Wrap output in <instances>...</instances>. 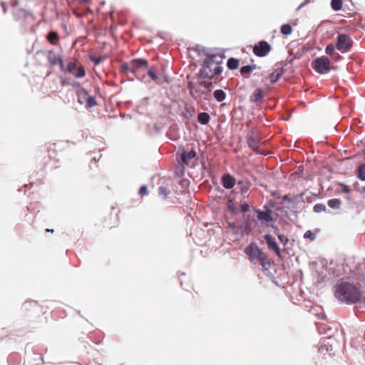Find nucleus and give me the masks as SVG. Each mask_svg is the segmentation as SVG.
Returning a JSON list of instances; mask_svg holds the SVG:
<instances>
[{
  "instance_id": "obj_1",
  "label": "nucleus",
  "mask_w": 365,
  "mask_h": 365,
  "mask_svg": "<svg viewBox=\"0 0 365 365\" xmlns=\"http://www.w3.org/2000/svg\"><path fill=\"white\" fill-rule=\"evenodd\" d=\"M334 297L341 302L353 304L361 302L362 295L354 284L339 281L334 286Z\"/></svg>"
},
{
  "instance_id": "obj_2",
  "label": "nucleus",
  "mask_w": 365,
  "mask_h": 365,
  "mask_svg": "<svg viewBox=\"0 0 365 365\" xmlns=\"http://www.w3.org/2000/svg\"><path fill=\"white\" fill-rule=\"evenodd\" d=\"M244 252L251 262L260 264L262 267L263 273L274 282V275H272L269 270V268L272 267V262L268 259L267 255L259 247L257 244L255 242H251L245 248Z\"/></svg>"
},
{
  "instance_id": "obj_3",
  "label": "nucleus",
  "mask_w": 365,
  "mask_h": 365,
  "mask_svg": "<svg viewBox=\"0 0 365 365\" xmlns=\"http://www.w3.org/2000/svg\"><path fill=\"white\" fill-rule=\"evenodd\" d=\"M206 58L203 60L201 68L199 71V76L202 80L207 79L209 77L210 72H212L213 68L215 67V58L217 55L215 53H205Z\"/></svg>"
},
{
  "instance_id": "obj_4",
  "label": "nucleus",
  "mask_w": 365,
  "mask_h": 365,
  "mask_svg": "<svg viewBox=\"0 0 365 365\" xmlns=\"http://www.w3.org/2000/svg\"><path fill=\"white\" fill-rule=\"evenodd\" d=\"M315 71L320 74L328 73L331 70V63L326 56H321L314 59L312 63Z\"/></svg>"
},
{
  "instance_id": "obj_5",
  "label": "nucleus",
  "mask_w": 365,
  "mask_h": 365,
  "mask_svg": "<svg viewBox=\"0 0 365 365\" xmlns=\"http://www.w3.org/2000/svg\"><path fill=\"white\" fill-rule=\"evenodd\" d=\"M253 53L257 57L266 56L272 50V46L264 40L259 41L252 46Z\"/></svg>"
},
{
  "instance_id": "obj_6",
  "label": "nucleus",
  "mask_w": 365,
  "mask_h": 365,
  "mask_svg": "<svg viewBox=\"0 0 365 365\" xmlns=\"http://www.w3.org/2000/svg\"><path fill=\"white\" fill-rule=\"evenodd\" d=\"M336 47L342 53L349 51L351 47V40L350 37L346 34H339Z\"/></svg>"
},
{
  "instance_id": "obj_7",
  "label": "nucleus",
  "mask_w": 365,
  "mask_h": 365,
  "mask_svg": "<svg viewBox=\"0 0 365 365\" xmlns=\"http://www.w3.org/2000/svg\"><path fill=\"white\" fill-rule=\"evenodd\" d=\"M76 69V72L73 73L74 76L78 78H81L85 76L86 75V70L83 66L80 65L79 66H77V64L76 62L71 61L68 63L66 68V72L72 73L74 70Z\"/></svg>"
},
{
  "instance_id": "obj_8",
  "label": "nucleus",
  "mask_w": 365,
  "mask_h": 365,
  "mask_svg": "<svg viewBox=\"0 0 365 365\" xmlns=\"http://www.w3.org/2000/svg\"><path fill=\"white\" fill-rule=\"evenodd\" d=\"M254 210L257 213V218L258 221L261 222H264L267 225L273 222L272 211L270 210L267 209L265 210H261L258 208H254Z\"/></svg>"
},
{
  "instance_id": "obj_9",
  "label": "nucleus",
  "mask_w": 365,
  "mask_h": 365,
  "mask_svg": "<svg viewBox=\"0 0 365 365\" xmlns=\"http://www.w3.org/2000/svg\"><path fill=\"white\" fill-rule=\"evenodd\" d=\"M196 155L197 153L194 149H191L189 151L182 150L179 156L177 157V160L180 163L187 165L190 160L195 158Z\"/></svg>"
},
{
  "instance_id": "obj_10",
  "label": "nucleus",
  "mask_w": 365,
  "mask_h": 365,
  "mask_svg": "<svg viewBox=\"0 0 365 365\" xmlns=\"http://www.w3.org/2000/svg\"><path fill=\"white\" fill-rule=\"evenodd\" d=\"M246 140L248 146L252 149L254 151L260 153V150L259 149V140L258 139L255 137L254 132L252 130H250L247 135H246Z\"/></svg>"
},
{
  "instance_id": "obj_11",
  "label": "nucleus",
  "mask_w": 365,
  "mask_h": 365,
  "mask_svg": "<svg viewBox=\"0 0 365 365\" xmlns=\"http://www.w3.org/2000/svg\"><path fill=\"white\" fill-rule=\"evenodd\" d=\"M222 183L225 189H232L236 184V180L231 174L227 173L222 176Z\"/></svg>"
},
{
  "instance_id": "obj_12",
  "label": "nucleus",
  "mask_w": 365,
  "mask_h": 365,
  "mask_svg": "<svg viewBox=\"0 0 365 365\" xmlns=\"http://www.w3.org/2000/svg\"><path fill=\"white\" fill-rule=\"evenodd\" d=\"M278 239L280 243H282V245L284 246V249L281 251L279 247L275 243V255H277L279 257H282V255L284 254L287 253L286 251L285 246L287 243L289 242V239L287 238V236L284 235H278Z\"/></svg>"
},
{
  "instance_id": "obj_13",
  "label": "nucleus",
  "mask_w": 365,
  "mask_h": 365,
  "mask_svg": "<svg viewBox=\"0 0 365 365\" xmlns=\"http://www.w3.org/2000/svg\"><path fill=\"white\" fill-rule=\"evenodd\" d=\"M264 93L263 90L260 88H258L255 90V91L250 96V101L251 102L259 104L262 102L264 98Z\"/></svg>"
},
{
  "instance_id": "obj_14",
  "label": "nucleus",
  "mask_w": 365,
  "mask_h": 365,
  "mask_svg": "<svg viewBox=\"0 0 365 365\" xmlns=\"http://www.w3.org/2000/svg\"><path fill=\"white\" fill-rule=\"evenodd\" d=\"M46 58L51 66H56L61 58V56L56 54L53 50H50L47 52Z\"/></svg>"
},
{
  "instance_id": "obj_15",
  "label": "nucleus",
  "mask_w": 365,
  "mask_h": 365,
  "mask_svg": "<svg viewBox=\"0 0 365 365\" xmlns=\"http://www.w3.org/2000/svg\"><path fill=\"white\" fill-rule=\"evenodd\" d=\"M244 218H245L244 225H240L238 226V227L241 230L245 229V231L250 232L252 229V225L254 219L252 217H251L250 215H247V216L244 217Z\"/></svg>"
},
{
  "instance_id": "obj_16",
  "label": "nucleus",
  "mask_w": 365,
  "mask_h": 365,
  "mask_svg": "<svg viewBox=\"0 0 365 365\" xmlns=\"http://www.w3.org/2000/svg\"><path fill=\"white\" fill-rule=\"evenodd\" d=\"M262 83L267 89L272 90L274 88V71L262 79Z\"/></svg>"
},
{
  "instance_id": "obj_17",
  "label": "nucleus",
  "mask_w": 365,
  "mask_h": 365,
  "mask_svg": "<svg viewBox=\"0 0 365 365\" xmlns=\"http://www.w3.org/2000/svg\"><path fill=\"white\" fill-rule=\"evenodd\" d=\"M130 61L138 69L143 68V67L148 66V61L145 58H133Z\"/></svg>"
},
{
  "instance_id": "obj_18",
  "label": "nucleus",
  "mask_w": 365,
  "mask_h": 365,
  "mask_svg": "<svg viewBox=\"0 0 365 365\" xmlns=\"http://www.w3.org/2000/svg\"><path fill=\"white\" fill-rule=\"evenodd\" d=\"M240 66V61L238 58L230 57L227 59V66L231 71L236 70Z\"/></svg>"
},
{
  "instance_id": "obj_19",
  "label": "nucleus",
  "mask_w": 365,
  "mask_h": 365,
  "mask_svg": "<svg viewBox=\"0 0 365 365\" xmlns=\"http://www.w3.org/2000/svg\"><path fill=\"white\" fill-rule=\"evenodd\" d=\"M198 122L203 125H207L210 120V116L208 113L201 112L197 115Z\"/></svg>"
},
{
  "instance_id": "obj_20",
  "label": "nucleus",
  "mask_w": 365,
  "mask_h": 365,
  "mask_svg": "<svg viewBox=\"0 0 365 365\" xmlns=\"http://www.w3.org/2000/svg\"><path fill=\"white\" fill-rule=\"evenodd\" d=\"M200 86L204 87L205 88L207 89V92H205V91H202L200 93L201 95H207L208 93L211 92L213 86H214V84L215 83L213 81H202L200 83Z\"/></svg>"
},
{
  "instance_id": "obj_21",
  "label": "nucleus",
  "mask_w": 365,
  "mask_h": 365,
  "mask_svg": "<svg viewBox=\"0 0 365 365\" xmlns=\"http://www.w3.org/2000/svg\"><path fill=\"white\" fill-rule=\"evenodd\" d=\"M213 96L217 102H222L225 99L226 93L223 90L217 89L214 91Z\"/></svg>"
},
{
  "instance_id": "obj_22",
  "label": "nucleus",
  "mask_w": 365,
  "mask_h": 365,
  "mask_svg": "<svg viewBox=\"0 0 365 365\" xmlns=\"http://www.w3.org/2000/svg\"><path fill=\"white\" fill-rule=\"evenodd\" d=\"M257 68V65L256 64H250V65H246V66H243L240 68V73L241 75H245V74H248V73H250L253 70L256 69Z\"/></svg>"
},
{
  "instance_id": "obj_23",
  "label": "nucleus",
  "mask_w": 365,
  "mask_h": 365,
  "mask_svg": "<svg viewBox=\"0 0 365 365\" xmlns=\"http://www.w3.org/2000/svg\"><path fill=\"white\" fill-rule=\"evenodd\" d=\"M222 71L223 67L222 66H216L213 68V73L211 76L209 75V77L207 78L212 80L211 81L217 79V77L222 73Z\"/></svg>"
},
{
  "instance_id": "obj_24",
  "label": "nucleus",
  "mask_w": 365,
  "mask_h": 365,
  "mask_svg": "<svg viewBox=\"0 0 365 365\" xmlns=\"http://www.w3.org/2000/svg\"><path fill=\"white\" fill-rule=\"evenodd\" d=\"M47 38L48 41L53 45L56 44L58 41V35L55 31H49Z\"/></svg>"
},
{
  "instance_id": "obj_25",
  "label": "nucleus",
  "mask_w": 365,
  "mask_h": 365,
  "mask_svg": "<svg viewBox=\"0 0 365 365\" xmlns=\"http://www.w3.org/2000/svg\"><path fill=\"white\" fill-rule=\"evenodd\" d=\"M329 207L333 209H338L340 207L341 201L339 199L334 198L328 200L327 202Z\"/></svg>"
},
{
  "instance_id": "obj_26",
  "label": "nucleus",
  "mask_w": 365,
  "mask_h": 365,
  "mask_svg": "<svg viewBox=\"0 0 365 365\" xmlns=\"http://www.w3.org/2000/svg\"><path fill=\"white\" fill-rule=\"evenodd\" d=\"M264 238L266 240L268 248L274 251V237L270 234H266L264 235Z\"/></svg>"
},
{
  "instance_id": "obj_27",
  "label": "nucleus",
  "mask_w": 365,
  "mask_h": 365,
  "mask_svg": "<svg viewBox=\"0 0 365 365\" xmlns=\"http://www.w3.org/2000/svg\"><path fill=\"white\" fill-rule=\"evenodd\" d=\"M86 107L87 108L94 107L96 104V100L94 96L88 95V97L86 98Z\"/></svg>"
},
{
  "instance_id": "obj_28",
  "label": "nucleus",
  "mask_w": 365,
  "mask_h": 365,
  "mask_svg": "<svg viewBox=\"0 0 365 365\" xmlns=\"http://www.w3.org/2000/svg\"><path fill=\"white\" fill-rule=\"evenodd\" d=\"M107 58V55L101 56L100 57H96L94 56H90L89 59L96 65L100 64L103 61Z\"/></svg>"
},
{
  "instance_id": "obj_29",
  "label": "nucleus",
  "mask_w": 365,
  "mask_h": 365,
  "mask_svg": "<svg viewBox=\"0 0 365 365\" xmlns=\"http://www.w3.org/2000/svg\"><path fill=\"white\" fill-rule=\"evenodd\" d=\"M342 0H331V6L333 10L337 11L342 8Z\"/></svg>"
},
{
  "instance_id": "obj_30",
  "label": "nucleus",
  "mask_w": 365,
  "mask_h": 365,
  "mask_svg": "<svg viewBox=\"0 0 365 365\" xmlns=\"http://www.w3.org/2000/svg\"><path fill=\"white\" fill-rule=\"evenodd\" d=\"M148 75L150 77V78L155 81L156 83H160L158 82V80H159V77L158 76V74L156 73V72L153 69V68H149L148 71Z\"/></svg>"
},
{
  "instance_id": "obj_31",
  "label": "nucleus",
  "mask_w": 365,
  "mask_h": 365,
  "mask_svg": "<svg viewBox=\"0 0 365 365\" xmlns=\"http://www.w3.org/2000/svg\"><path fill=\"white\" fill-rule=\"evenodd\" d=\"M358 178L361 180H365V164H361L359 166Z\"/></svg>"
},
{
  "instance_id": "obj_32",
  "label": "nucleus",
  "mask_w": 365,
  "mask_h": 365,
  "mask_svg": "<svg viewBox=\"0 0 365 365\" xmlns=\"http://www.w3.org/2000/svg\"><path fill=\"white\" fill-rule=\"evenodd\" d=\"M158 193L160 195L163 196V199H166L170 192L166 187L160 186L158 188Z\"/></svg>"
},
{
  "instance_id": "obj_33",
  "label": "nucleus",
  "mask_w": 365,
  "mask_h": 365,
  "mask_svg": "<svg viewBox=\"0 0 365 365\" xmlns=\"http://www.w3.org/2000/svg\"><path fill=\"white\" fill-rule=\"evenodd\" d=\"M292 28L289 24H284L281 27V32L284 35H289L292 33Z\"/></svg>"
},
{
  "instance_id": "obj_34",
  "label": "nucleus",
  "mask_w": 365,
  "mask_h": 365,
  "mask_svg": "<svg viewBox=\"0 0 365 365\" xmlns=\"http://www.w3.org/2000/svg\"><path fill=\"white\" fill-rule=\"evenodd\" d=\"M30 14V11H27L26 9H19L16 14V19H18V18H21V17H26L27 16H29Z\"/></svg>"
},
{
  "instance_id": "obj_35",
  "label": "nucleus",
  "mask_w": 365,
  "mask_h": 365,
  "mask_svg": "<svg viewBox=\"0 0 365 365\" xmlns=\"http://www.w3.org/2000/svg\"><path fill=\"white\" fill-rule=\"evenodd\" d=\"M130 67V61L129 63L128 62H123L120 65V71L125 74L128 73L129 72Z\"/></svg>"
},
{
  "instance_id": "obj_36",
  "label": "nucleus",
  "mask_w": 365,
  "mask_h": 365,
  "mask_svg": "<svg viewBox=\"0 0 365 365\" xmlns=\"http://www.w3.org/2000/svg\"><path fill=\"white\" fill-rule=\"evenodd\" d=\"M227 209L233 214L237 212V210L235 207V204L233 202V200L232 199H229L227 200Z\"/></svg>"
},
{
  "instance_id": "obj_37",
  "label": "nucleus",
  "mask_w": 365,
  "mask_h": 365,
  "mask_svg": "<svg viewBox=\"0 0 365 365\" xmlns=\"http://www.w3.org/2000/svg\"><path fill=\"white\" fill-rule=\"evenodd\" d=\"M237 187L241 193H245L249 190V187L242 181L237 182Z\"/></svg>"
},
{
  "instance_id": "obj_38",
  "label": "nucleus",
  "mask_w": 365,
  "mask_h": 365,
  "mask_svg": "<svg viewBox=\"0 0 365 365\" xmlns=\"http://www.w3.org/2000/svg\"><path fill=\"white\" fill-rule=\"evenodd\" d=\"M313 210L315 212H321L323 211H326V206L324 204H316L314 206Z\"/></svg>"
},
{
  "instance_id": "obj_39",
  "label": "nucleus",
  "mask_w": 365,
  "mask_h": 365,
  "mask_svg": "<svg viewBox=\"0 0 365 365\" xmlns=\"http://www.w3.org/2000/svg\"><path fill=\"white\" fill-rule=\"evenodd\" d=\"M192 49L193 51H195V52H197L198 55H200L201 52H203L204 53H207L206 51V48L205 47H203L202 46L199 45V44L195 45V46L193 47Z\"/></svg>"
},
{
  "instance_id": "obj_40",
  "label": "nucleus",
  "mask_w": 365,
  "mask_h": 365,
  "mask_svg": "<svg viewBox=\"0 0 365 365\" xmlns=\"http://www.w3.org/2000/svg\"><path fill=\"white\" fill-rule=\"evenodd\" d=\"M334 50H335V48H334V45L330 43L327 46L325 51H326L327 54H328L329 56H332L334 54Z\"/></svg>"
},
{
  "instance_id": "obj_41",
  "label": "nucleus",
  "mask_w": 365,
  "mask_h": 365,
  "mask_svg": "<svg viewBox=\"0 0 365 365\" xmlns=\"http://www.w3.org/2000/svg\"><path fill=\"white\" fill-rule=\"evenodd\" d=\"M250 205L245 202L240 205L239 210H237V212L245 213L249 210Z\"/></svg>"
},
{
  "instance_id": "obj_42",
  "label": "nucleus",
  "mask_w": 365,
  "mask_h": 365,
  "mask_svg": "<svg viewBox=\"0 0 365 365\" xmlns=\"http://www.w3.org/2000/svg\"><path fill=\"white\" fill-rule=\"evenodd\" d=\"M315 234L312 232V231L308 230L304 233V237L306 239H309L311 241H313L315 239Z\"/></svg>"
},
{
  "instance_id": "obj_43",
  "label": "nucleus",
  "mask_w": 365,
  "mask_h": 365,
  "mask_svg": "<svg viewBox=\"0 0 365 365\" xmlns=\"http://www.w3.org/2000/svg\"><path fill=\"white\" fill-rule=\"evenodd\" d=\"M339 186L341 187V192L343 193H349L351 191L350 187L343 183H339Z\"/></svg>"
},
{
  "instance_id": "obj_44",
  "label": "nucleus",
  "mask_w": 365,
  "mask_h": 365,
  "mask_svg": "<svg viewBox=\"0 0 365 365\" xmlns=\"http://www.w3.org/2000/svg\"><path fill=\"white\" fill-rule=\"evenodd\" d=\"M137 72H138V68H135V66L133 64V63L130 61V70H129V73H131L132 74H133L134 76H136V78L138 79V80H140L141 79L140 78H138L137 76Z\"/></svg>"
},
{
  "instance_id": "obj_45",
  "label": "nucleus",
  "mask_w": 365,
  "mask_h": 365,
  "mask_svg": "<svg viewBox=\"0 0 365 365\" xmlns=\"http://www.w3.org/2000/svg\"><path fill=\"white\" fill-rule=\"evenodd\" d=\"M140 196H144L148 194V187L145 185H142L138 191Z\"/></svg>"
},
{
  "instance_id": "obj_46",
  "label": "nucleus",
  "mask_w": 365,
  "mask_h": 365,
  "mask_svg": "<svg viewBox=\"0 0 365 365\" xmlns=\"http://www.w3.org/2000/svg\"><path fill=\"white\" fill-rule=\"evenodd\" d=\"M72 80L70 78H61V86H71Z\"/></svg>"
},
{
  "instance_id": "obj_47",
  "label": "nucleus",
  "mask_w": 365,
  "mask_h": 365,
  "mask_svg": "<svg viewBox=\"0 0 365 365\" xmlns=\"http://www.w3.org/2000/svg\"><path fill=\"white\" fill-rule=\"evenodd\" d=\"M161 75L163 77L165 82H166L167 83H170L171 82L172 80H171L170 76L168 73H166L165 71H163L161 73Z\"/></svg>"
},
{
  "instance_id": "obj_48",
  "label": "nucleus",
  "mask_w": 365,
  "mask_h": 365,
  "mask_svg": "<svg viewBox=\"0 0 365 365\" xmlns=\"http://www.w3.org/2000/svg\"><path fill=\"white\" fill-rule=\"evenodd\" d=\"M58 64L60 66V68H61V71L63 73L66 72V66H65L64 65V62H63V58L61 57V58L59 60V61L58 62Z\"/></svg>"
},
{
  "instance_id": "obj_49",
  "label": "nucleus",
  "mask_w": 365,
  "mask_h": 365,
  "mask_svg": "<svg viewBox=\"0 0 365 365\" xmlns=\"http://www.w3.org/2000/svg\"><path fill=\"white\" fill-rule=\"evenodd\" d=\"M36 302L35 301H31V302H26L24 304H23V307H25V309H28L29 306H35L36 305Z\"/></svg>"
},
{
  "instance_id": "obj_50",
  "label": "nucleus",
  "mask_w": 365,
  "mask_h": 365,
  "mask_svg": "<svg viewBox=\"0 0 365 365\" xmlns=\"http://www.w3.org/2000/svg\"><path fill=\"white\" fill-rule=\"evenodd\" d=\"M71 86H73L75 88H81V83L79 82L75 81H71Z\"/></svg>"
},
{
  "instance_id": "obj_51",
  "label": "nucleus",
  "mask_w": 365,
  "mask_h": 365,
  "mask_svg": "<svg viewBox=\"0 0 365 365\" xmlns=\"http://www.w3.org/2000/svg\"><path fill=\"white\" fill-rule=\"evenodd\" d=\"M187 88L192 93V90L195 88V83L192 81H189L187 83Z\"/></svg>"
},
{
  "instance_id": "obj_52",
  "label": "nucleus",
  "mask_w": 365,
  "mask_h": 365,
  "mask_svg": "<svg viewBox=\"0 0 365 365\" xmlns=\"http://www.w3.org/2000/svg\"><path fill=\"white\" fill-rule=\"evenodd\" d=\"M153 128L158 133H159L161 130V128L158 124H155L153 125Z\"/></svg>"
},
{
  "instance_id": "obj_53",
  "label": "nucleus",
  "mask_w": 365,
  "mask_h": 365,
  "mask_svg": "<svg viewBox=\"0 0 365 365\" xmlns=\"http://www.w3.org/2000/svg\"><path fill=\"white\" fill-rule=\"evenodd\" d=\"M229 227L232 229H235L237 227L236 224L235 222H229Z\"/></svg>"
},
{
  "instance_id": "obj_54",
  "label": "nucleus",
  "mask_w": 365,
  "mask_h": 365,
  "mask_svg": "<svg viewBox=\"0 0 365 365\" xmlns=\"http://www.w3.org/2000/svg\"><path fill=\"white\" fill-rule=\"evenodd\" d=\"M1 6H2V8H3V11H4V13H6V11H7L6 5V4H5V3H4V2H1Z\"/></svg>"
},
{
  "instance_id": "obj_55",
  "label": "nucleus",
  "mask_w": 365,
  "mask_h": 365,
  "mask_svg": "<svg viewBox=\"0 0 365 365\" xmlns=\"http://www.w3.org/2000/svg\"><path fill=\"white\" fill-rule=\"evenodd\" d=\"M232 192L237 194V193H241V191H240V190L238 189V187L237 186L235 188L233 189Z\"/></svg>"
},
{
  "instance_id": "obj_56",
  "label": "nucleus",
  "mask_w": 365,
  "mask_h": 365,
  "mask_svg": "<svg viewBox=\"0 0 365 365\" xmlns=\"http://www.w3.org/2000/svg\"><path fill=\"white\" fill-rule=\"evenodd\" d=\"M222 63V61L221 59L220 61H217V60L215 59V66H221Z\"/></svg>"
},
{
  "instance_id": "obj_57",
  "label": "nucleus",
  "mask_w": 365,
  "mask_h": 365,
  "mask_svg": "<svg viewBox=\"0 0 365 365\" xmlns=\"http://www.w3.org/2000/svg\"><path fill=\"white\" fill-rule=\"evenodd\" d=\"M46 231L48 232H53L54 230L47 228V229H46Z\"/></svg>"
},
{
  "instance_id": "obj_58",
  "label": "nucleus",
  "mask_w": 365,
  "mask_h": 365,
  "mask_svg": "<svg viewBox=\"0 0 365 365\" xmlns=\"http://www.w3.org/2000/svg\"><path fill=\"white\" fill-rule=\"evenodd\" d=\"M269 206H270L271 207H274V202H272V201H271V200H270V201H269Z\"/></svg>"
},
{
  "instance_id": "obj_59",
  "label": "nucleus",
  "mask_w": 365,
  "mask_h": 365,
  "mask_svg": "<svg viewBox=\"0 0 365 365\" xmlns=\"http://www.w3.org/2000/svg\"><path fill=\"white\" fill-rule=\"evenodd\" d=\"M218 56H220V59H221V60H222L223 58H225V57L224 53H222V54H221V55H218Z\"/></svg>"
},
{
  "instance_id": "obj_60",
  "label": "nucleus",
  "mask_w": 365,
  "mask_h": 365,
  "mask_svg": "<svg viewBox=\"0 0 365 365\" xmlns=\"http://www.w3.org/2000/svg\"><path fill=\"white\" fill-rule=\"evenodd\" d=\"M91 161H92V162H93V161H94V162H97V160H96V158L94 157V158H93L91 159Z\"/></svg>"
},
{
  "instance_id": "obj_61",
  "label": "nucleus",
  "mask_w": 365,
  "mask_h": 365,
  "mask_svg": "<svg viewBox=\"0 0 365 365\" xmlns=\"http://www.w3.org/2000/svg\"><path fill=\"white\" fill-rule=\"evenodd\" d=\"M83 91L85 94L88 95V91L86 89L83 88Z\"/></svg>"
},
{
  "instance_id": "obj_62",
  "label": "nucleus",
  "mask_w": 365,
  "mask_h": 365,
  "mask_svg": "<svg viewBox=\"0 0 365 365\" xmlns=\"http://www.w3.org/2000/svg\"><path fill=\"white\" fill-rule=\"evenodd\" d=\"M13 357V356H10L9 358V362L11 363V358Z\"/></svg>"
},
{
  "instance_id": "obj_63",
  "label": "nucleus",
  "mask_w": 365,
  "mask_h": 365,
  "mask_svg": "<svg viewBox=\"0 0 365 365\" xmlns=\"http://www.w3.org/2000/svg\"><path fill=\"white\" fill-rule=\"evenodd\" d=\"M278 77H279V73H277V78H275V79H274V81H275V82L277 81V80Z\"/></svg>"
},
{
  "instance_id": "obj_64",
  "label": "nucleus",
  "mask_w": 365,
  "mask_h": 365,
  "mask_svg": "<svg viewBox=\"0 0 365 365\" xmlns=\"http://www.w3.org/2000/svg\"><path fill=\"white\" fill-rule=\"evenodd\" d=\"M106 42H104V43H103V47H105V46H106Z\"/></svg>"
}]
</instances>
